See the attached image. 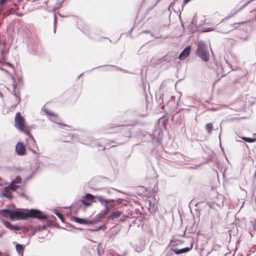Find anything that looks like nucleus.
Returning <instances> with one entry per match:
<instances>
[{
  "instance_id": "obj_1",
  "label": "nucleus",
  "mask_w": 256,
  "mask_h": 256,
  "mask_svg": "<svg viewBox=\"0 0 256 256\" xmlns=\"http://www.w3.org/2000/svg\"><path fill=\"white\" fill-rule=\"evenodd\" d=\"M30 218H36L40 220L47 219L46 216L37 209H31L27 212H23L18 210H11L10 217L11 220H26Z\"/></svg>"
},
{
  "instance_id": "obj_2",
  "label": "nucleus",
  "mask_w": 256,
  "mask_h": 256,
  "mask_svg": "<svg viewBox=\"0 0 256 256\" xmlns=\"http://www.w3.org/2000/svg\"><path fill=\"white\" fill-rule=\"evenodd\" d=\"M196 54L203 61L208 62L210 58V53L207 44L203 42H198Z\"/></svg>"
},
{
  "instance_id": "obj_3",
  "label": "nucleus",
  "mask_w": 256,
  "mask_h": 256,
  "mask_svg": "<svg viewBox=\"0 0 256 256\" xmlns=\"http://www.w3.org/2000/svg\"><path fill=\"white\" fill-rule=\"evenodd\" d=\"M25 120L20 112L16 113L15 117L14 126L20 132L24 134H29V130L26 127Z\"/></svg>"
},
{
  "instance_id": "obj_4",
  "label": "nucleus",
  "mask_w": 256,
  "mask_h": 256,
  "mask_svg": "<svg viewBox=\"0 0 256 256\" xmlns=\"http://www.w3.org/2000/svg\"><path fill=\"white\" fill-rule=\"evenodd\" d=\"M26 138V146L31 150L34 154H37V150L38 147L36 146V142L29 132V134H25Z\"/></svg>"
},
{
  "instance_id": "obj_5",
  "label": "nucleus",
  "mask_w": 256,
  "mask_h": 256,
  "mask_svg": "<svg viewBox=\"0 0 256 256\" xmlns=\"http://www.w3.org/2000/svg\"><path fill=\"white\" fill-rule=\"evenodd\" d=\"M224 196L222 194H218L212 202L208 203V206L214 210H216V207L222 208L224 206Z\"/></svg>"
},
{
  "instance_id": "obj_6",
  "label": "nucleus",
  "mask_w": 256,
  "mask_h": 256,
  "mask_svg": "<svg viewBox=\"0 0 256 256\" xmlns=\"http://www.w3.org/2000/svg\"><path fill=\"white\" fill-rule=\"evenodd\" d=\"M210 213L212 226H214L218 224L221 218L220 217L218 212L216 210H214L210 212Z\"/></svg>"
},
{
  "instance_id": "obj_7",
  "label": "nucleus",
  "mask_w": 256,
  "mask_h": 256,
  "mask_svg": "<svg viewBox=\"0 0 256 256\" xmlns=\"http://www.w3.org/2000/svg\"><path fill=\"white\" fill-rule=\"evenodd\" d=\"M16 152L18 156H24L26 153V146L22 142H18L16 146Z\"/></svg>"
},
{
  "instance_id": "obj_8",
  "label": "nucleus",
  "mask_w": 256,
  "mask_h": 256,
  "mask_svg": "<svg viewBox=\"0 0 256 256\" xmlns=\"http://www.w3.org/2000/svg\"><path fill=\"white\" fill-rule=\"evenodd\" d=\"M22 183V178L20 176H18L14 180H12L8 186H11V187L14 190H16L19 188V184Z\"/></svg>"
},
{
  "instance_id": "obj_9",
  "label": "nucleus",
  "mask_w": 256,
  "mask_h": 256,
  "mask_svg": "<svg viewBox=\"0 0 256 256\" xmlns=\"http://www.w3.org/2000/svg\"><path fill=\"white\" fill-rule=\"evenodd\" d=\"M191 51V47L187 46L184 50L180 53L178 58L180 60H184L187 58L190 54Z\"/></svg>"
},
{
  "instance_id": "obj_10",
  "label": "nucleus",
  "mask_w": 256,
  "mask_h": 256,
  "mask_svg": "<svg viewBox=\"0 0 256 256\" xmlns=\"http://www.w3.org/2000/svg\"><path fill=\"white\" fill-rule=\"evenodd\" d=\"M11 191H16V190L12 188L11 186H8L4 188V192L2 193V196L8 199H11L12 198V194H11Z\"/></svg>"
},
{
  "instance_id": "obj_11",
  "label": "nucleus",
  "mask_w": 256,
  "mask_h": 256,
  "mask_svg": "<svg viewBox=\"0 0 256 256\" xmlns=\"http://www.w3.org/2000/svg\"><path fill=\"white\" fill-rule=\"evenodd\" d=\"M38 169V166L36 163H34V164H32L31 165L30 170L31 172V174L28 176L25 180L26 182L29 180L30 179H31L34 175L35 174V173L36 172Z\"/></svg>"
},
{
  "instance_id": "obj_12",
  "label": "nucleus",
  "mask_w": 256,
  "mask_h": 256,
  "mask_svg": "<svg viewBox=\"0 0 256 256\" xmlns=\"http://www.w3.org/2000/svg\"><path fill=\"white\" fill-rule=\"evenodd\" d=\"M192 248V244H191L190 247H186L180 249L171 248V250H172L176 254H179L188 252Z\"/></svg>"
},
{
  "instance_id": "obj_13",
  "label": "nucleus",
  "mask_w": 256,
  "mask_h": 256,
  "mask_svg": "<svg viewBox=\"0 0 256 256\" xmlns=\"http://www.w3.org/2000/svg\"><path fill=\"white\" fill-rule=\"evenodd\" d=\"M96 201L99 202L102 205H104V206L108 202H113L114 200L112 199H106L103 196H96Z\"/></svg>"
},
{
  "instance_id": "obj_14",
  "label": "nucleus",
  "mask_w": 256,
  "mask_h": 256,
  "mask_svg": "<svg viewBox=\"0 0 256 256\" xmlns=\"http://www.w3.org/2000/svg\"><path fill=\"white\" fill-rule=\"evenodd\" d=\"M13 80H14L13 84H12L13 93H14V95L15 96L16 98V106L18 103H20V98L19 96V92H16V80L14 78H13Z\"/></svg>"
},
{
  "instance_id": "obj_15",
  "label": "nucleus",
  "mask_w": 256,
  "mask_h": 256,
  "mask_svg": "<svg viewBox=\"0 0 256 256\" xmlns=\"http://www.w3.org/2000/svg\"><path fill=\"white\" fill-rule=\"evenodd\" d=\"M5 226L12 230H19L20 228L18 225H12L10 222L6 220L2 221Z\"/></svg>"
},
{
  "instance_id": "obj_16",
  "label": "nucleus",
  "mask_w": 256,
  "mask_h": 256,
  "mask_svg": "<svg viewBox=\"0 0 256 256\" xmlns=\"http://www.w3.org/2000/svg\"><path fill=\"white\" fill-rule=\"evenodd\" d=\"M74 220L80 224H93L94 222L92 220H87L85 218H80L78 217H74Z\"/></svg>"
},
{
  "instance_id": "obj_17",
  "label": "nucleus",
  "mask_w": 256,
  "mask_h": 256,
  "mask_svg": "<svg viewBox=\"0 0 256 256\" xmlns=\"http://www.w3.org/2000/svg\"><path fill=\"white\" fill-rule=\"evenodd\" d=\"M216 72L220 76H224L226 75V72L224 70L223 66L220 64H218L216 63Z\"/></svg>"
},
{
  "instance_id": "obj_18",
  "label": "nucleus",
  "mask_w": 256,
  "mask_h": 256,
  "mask_svg": "<svg viewBox=\"0 0 256 256\" xmlns=\"http://www.w3.org/2000/svg\"><path fill=\"white\" fill-rule=\"evenodd\" d=\"M122 214V212L119 210H115L109 216V220H114V219L120 217Z\"/></svg>"
},
{
  "instance_id": "obj_19",
  "label": "nucleus",
  "mask_w": 256,
  "mask_h": 256,
  "mask_svg": "<svg viewBox=\"0 0 256 256\" xmlns=\"http://www.w3.org/2000/svg\"><path fill=\"white\" fill-rule=\"evenodd\" d=\"M16 9H17V5L16 4H12L11 6L8 10L6 12L3 13L4 16H8L12 14Z\"/></svg>"
},
{
  "instance_id": "obj_20",
  "label": "nucleus",
  "mask_w": 256,
  "mask_h": 256,
  "mask_svg": "<svg viewBox=\"0 0 256 256\" xmlns=\"http://www.w3.org/2000/svg\"><path fill=\"white\" fill-rule=\"evenodd\" d=\"M110 212L109 209L108 208V206H106V208H104V210H102L98 215V218L100 219L104 218L106 215H107Z\"/></svg>"
},
{
  "instance_id": "obj_21",
  "label": "nucleus",
  "mask_w": 256,
  "mask_h": 256,
  "mask_svg": "<svg viewBox=\"0 0 256 256\" xmlns=\"http://www.w3.org/2000/svg\"><path fill=\"white\" fill-rule=\"evenodd\" d=\"M156 100L157 102L160 104L162 105V108L163 109L164 108V94H158L156 95Z\"/></svg>"
},
{
  "instance_id": "obj_22",
  "label": "nucleus",
  "mask_w": 256,
  "mask_h": 256,
  "mask_svg": "<svg viewBox=\"0 0 256 256\" xmlns=\"http://www.w3.org/2000/svg\"><path fill=\"white\" fill-rule=\"evenodd\" d=\"M24 246L22 244H17L16 245V249L18 253L21 256H23Z\"/></svg>"
},
{
  "instance_id": "obj_23",
  "label": "nucleus",
  "mask_w": 256,
  "mask_h": 256,
  "mask_svg": "<svg viewBox=\"0 0 256 256\" xmlns=\"http://www.w3.org/2000/svg\"><path fill=\"white\" fill-rule=\"evenodd\" d=\"M11 210L10 209H3L0 210V214L4 217H10Z\"/></svg>"
},
{
  "instance_id": "obj_24",
  "label": "nucleus",
  "mask_w": 256,
  "mask_h": 256,
  "mask_svg": "<svg viewBox=\"0 0 256 256\" xmlns=\"http://www.w3.org/2000/svg\"><path fill=\"white\" fill-rule=\"evenodd\" d=\"M44 112L46 114H48V116H54V119L52 120L53 122H56L57 120V118H56V115L52 112H49L48 110H46V108H44Z\"/></svg>"
},
{
  "instance_id": "obj_25",
  "label": "nucleus",
  "mask_w": 256,
  "mask_h": 256,
  "mask_svg": "<svg viewBox=\"0 0 256 256\" xmlns=\"http://www.w3.org/2000/svg\"><path fill=\"white\" fill-rule=\"evenodd\" d=\"M84 198L86 200L96 202V196L90 193L86 194Z\"/></svg>"
},
{
  "instance_id": "obj_26",
  "label": "nucleus",
  "mask_w": 256,
  "mask_h": 256,
  "mask_svg": "<svg viewBox=\"0 0 256 256\" xmlns=\"http://www.w3.org/2000/svg\"><path fill=\"white\" fill-rule=\"evenodd\" d=\"M205 128L208 134H210L212 133V130H213V125L212 123H207L206 125Z\"/></svg>"
},
{
  "instance_id": "obj_27",
  "label": "nucleus",
  "mask_w": 256,
  "mask_h": 256,
  "mask_svg": "<svg viewBox=\"0 0 256 256\" xmlns=\"http://www.w3.org/2000/svg\"><path fill=\"white\" fill-rule=\"evenodd\" d=\"M78 202L80 203V206H81L82 204L86 206H89L91 205L90 202L86 201L84 198L80 200Z\"/></svg>"
},
{
  "instance_id": "obj_28",
  "label": "nucleus",
  "mask_w": 256,
  "mask_h": 256,
  "mask_svg": "<svg viewBox=\"0 0 256 256\" xmlns=\"http://www.w3.org/2000/svg\"><path fill=\"white\" fill-rule=\"evenodd\" d=\"M0 52L1 54H6L7 51L6 50V44L2 43L0 41Z\"/></svg>"
},
{
  "instance_id": "obj_29",
  "label": "nucleus",
  "mask_w": 256,
  "mask_h": 256,
  "mask_svg": "<svg viewBox=\"0 0 256 256\" xmlns=\"http://www.w3.org/2000/svg\"><path fill=\"white\" fill-rule=\"evenodd\" d=\"M106 224H103L102 226H100L98 227H97L95 229H90L88 230L90 232H97L98 230H105L106 229Z\"/></svg>"
},
{
  "instance_id": "obj_30",
  "label": "nucleus",
  "mask_w": 256,
  "mask_h": 256,
  "mask_svg": "<svg viewBox=\"0 0 256 256\" xmlns=\"http://www.w3.org/2000/svg\"><path fill=\"white\" fill-rule=\"evenodd\" d=\"M54 213L58 216V217L61 220L62 222H64V218L62 213H60V212H58L56 210H55Z\"/></svg>"
},
{
  "instance_id": "obj_31",
  "label": "nucleus",
  "mask_w": 256,
  "mask_h": 256,
  "mask_svg": "<svg viewBox=\"0 0 256 256\" xmlns=\"http://www.w3.org/2000/svg\"><path fill=\"white\" fill-rule=\"evenodd\" d=\"M241 139L245 140L246 142H252L255 141V139H253L252 138H247V137H240Z\"/></svg>"
},
{
  "instance_id": "obj_32",
  "label": "nucleus",
  "mask_w": 256,
  "mask_h": 256,
  "mask_svg": "<svg viewBox=\"0 0 256 256\" xmlns=\"http://www.w3.org/2000/svg\"><path fill=\"white\" fill-rule=\"evenodd\" d=\"M114 201L113 202H108L106 205L105 206L104 208H106V206H108V208L109 209V211L110 212L111 209L112 208L114 205Z\"/></svg>"
},
{
  "instance_id": "obj_33",
  "label": "nucleus",
  "mask_w": 256,
  "mask_h": 256,
  "mask_svg": "<svg viewBox=\"0 0 256 256\" xmlns=\"http://www.w3.org/2000/svg\"><path fill=\"white\" fill-rule=\"evenodd\" d=\"M64 0H62V1L60 0H58L57 2V6L54 9V10H56L59 8L61 6L62 4L64 2Z\"/></svg>"
},
{
  "instance_id": "obj_34",
  "label": "nucleus",
  "mask_w": 256,
  "mask_h": 256,
  "mask_svg": "<svg viewBox=\"0 0 256 256\" xmlns=\"http://www.w3.org/2000/svg\"><path fill=\"white\" fill-rule=\"evenodd\" d=\"M251 226H252L254 230L256 231V220H254V221H252Z\"/></svg>"
},
{
  "instance_id": "obj_35",
  "label": "nucleus",
  "mask_w": 256,
  "mask_h": 256,
  "mask_svg": "<svg viewBox=\"0 0 256 256\" xmlns=\"http://www.w3.org/2000/svg\"><path fill=\"white\" fill-rule=\"evenodd\" d=\"M17 81L19 83L22 82V76H18L17 77Z\"/></svg>"
},
{
  "instance_id": "obj_36",
  "label": "nucleus",
  "mask_w": 256,
  "mask_h": 256,
  "mask_svg": "<svg viewBox=\"0 0 256 256\" xmlns=\"http://www.w3.org/2000/svg\"><path fill=\"white\" fill-rule=\"evenodd\" d=\"M160 0H157L156 2L152 5V7H150L149 9L152 10L153 8L156 6L158 4V3L159 2Z\"/></svg>"
},
{
  "instance_id": "obj_37",
  "label": "nucleus",
  "mask_w": 256,
  "mask_h": 256,
  "mask_svg": "<svg viewBox=\"0 0 256 256\" xmlns=\"http://www.w3.org/2000/svg\"><path fill=\"white\" fill-rule=\"evenodd\" d=\"M34 230H38V231L42 230L40 226H35Z\"/></svg>"
},
{
  "instance_id": "obj_38",
  "label": "nucleus",
  "mask_w": 256,
  "mask_h": 256,
  "mask_svg": "<svg viewBox=\"0 0 256 256\" xmlns=\"http://www.w3.org/2000/svg\"><path fill=\"white\" fill-rule=\"evenodd\" d=\"M48 226V224L43 225L42 226H41L42 230H45Z\"/></svg>"
},
{
  "instance_id": "obj_39",
  "label": "nucleus",
  "mask_w": 256,
  "mask_h": 256,
  "mask_svg": "<svg viewBox=\"0 0 256 256\" xmlns=\"http://www.w3.org/2000/svg\"><path fill=\"white\" fill-rule=\"evenodd\" d=\"M7 0H0V4L2 5L6 2Z\"/></svg>"
},
{
  "instance_id": "obj_40",
  "label": "nucleus",
  "mask_w": 256,
  "mask_h": 256,
  "mask_svg": "<svg viewBox=\"0 0 256 256\" xmlns=\"http://www.w3.org/2000/svg\"><path fill=\"white\" fill-rule=\"evenodd\" d=\"M97 147L100 150V148H102V150H104L105 148L103 147V146H101L100 144H98Z\"/></svg>"
},
{
  "instance_id": "obj_41",
  "label": "nucleus",
  "mask_w": 256,
  "mask_h": 256,
  "mask_svg": "<svg viewBox=\"0 0 256 256\" xmlns=\"http://www.w3.org/2000/svg\"><path fill=\"white\" fill-rule=\"evenodd\" d=\"M212 30V28H206L204 31L205 32H210V31Z\"/></svg>"
},
{
  "instance_id": "obj_42",
  "label": "nucleus",
  "mask_w": 256,
  "mask_h": 256,
  "mask_svg": "<svg viewBox=\"0 0 256 256\" xmlns=\"http://www.w3.org/2000/svg\"><path fill=\"white\" fill-rule=\"evenodd\" d=\"M122 217H123L122 218H120V222H123V221L125 220L126 218V216H123Z\"/></svg>"
},
{
  "instance_id": "obj_43",
  "label": "nucleus",
  "mask_w": 256,
  "mask_h": 256,
  "mask_svg": "<svg viewBox=\"0 0 256 256\" xmlns=\"http://www.w3.org/2000/svg\"><path fill=\"white\" fill-rule=\"evenodd\" d=\"M5 232L4 231H2L0 232V238H1L4 234H5Z\"/></svg>"
},
{
  "instance_id": "obj_44",
  "label": "nucleus",
  "mask_w": 256,
  "mask_h": 256,
  "mask_svg": "<svg viewBox=\"0 0 256 256\" xmlns=\"http://www.w3.org/2000/svg\"><path fill=\"white\" fill-rule=\"evenodd\" d=\"M54 25L55 26L56 25V14H54Z\"/></svg>"
},
{
  "instance_id": "obj_45",
  "label": "nucleus",
  "mask_w": 256,
  "mask_h": 256,
  "mask_svg": "<svg viewBox=\"0 0 256 256\" xmlns=\"http://www.w3.org/2000/svg\"><path fill=\"white\" fill-rule=\"evenodd\" d=\"M20 196H26L24 195V192H18Z\"/></svg>"
},
{
  "instance_id": "obj_46",
  "label": "nucleus",
  "mask_w": 256,
  "mask_h": 256,
  "mask_svg": "<svg viewBox=\"0 0 256 256\" xmlns=\"http://www.w3.org/2000/svg\"><path fill=\"white\" fill-rule=\"evenodd\" d=\"M191 0H184V4H187L188 2H189Z\"/></svg>"
},
{
  "instance_id": "obj_47",
  "label": "nucleus",
  "mask_w": 256,
  "mask_h": 256,
  "mask_svg": "<svg viewBox=\"0 0 256 256\" xmlns=\"http://www.w3.org/2000/svg\"><path fill=\"white\" fill-rule=\"evenodd\" d=\"M16 14L18 16H20L22 17V14H18V13H16Z\"/></svg>"
},
{
  "instance_id": "obj_48",
  "label": "nucleus",
  "mask_w": 256,
  "mask_h": 256,
  "mask_svg": "<svg viewBox=\"0 0 256 256\" xmlns=\"http://www.w3.org/2000/svg\"><path fill=\"white\" fill-rule=\"evenodd\" d=\"M7 64L8 65L10 66V67L13 68V66H12V64L10 63V62H7V64Z\"/></svg>"
},
{
  "instance_id": "obj_49",
  "label": "nucleus",
  "mask_w": 256,
  "mask_h": 256,
  "mask_svg": "<svg viewBox=\"0 0 256 256\" xmlns=\"http://www.w3.org/2000/svg\"><path fill=\"white\" fill-rule=\"evenodd\" d=\"M142 33H148L150 32L148 30H144L142 32Z\"/></svg>"
},
{
  "instance_id": "obj_50",
  "label": "nucleus",
  "mask_w": 256,
  "mask_h": 256,
  "mask_svg": "<svg viewBox=\"0 0 256 256\" xmlns=\"http://www.w3.org/2000/svg\"><path fill=\"white\" fill-rule=\"evenodd\" d=\"M82 75V74H80V75L78 76V78H80V77Z\"/></svg>"
},
{
  "instance_id": "obj_51",
  "label": "nucleus",
  "mask_w": 256,
  "mask_h": 256,
  "mask_svg": "<svg viewBox=\"0 0 256 256\" xmlns=\"http://www.w3.org/2000/svg\"><path fill=\"white\" fill-rule=\"evenodd\" d=\"M246 23V22H241L240 24H244Z\"/></svg>"
},
{
  "instance_id": "obj_52",
  "label": "nucleus",
  "mask_w": 256,
  "mask_h": 256,
  "mask_svg": "<svg viewBox=\"0 0 256 256\" xmlns=\"http://www.w3.org/2000/svg\"><path fill=\"white\" fill-rule=\"evenodd\" d=\"M170 255L171 254L168 252L165 256H170Z\"/></svg>"
},
{
  "instance_id": "obj_53",
  "label": "nucleus",
  "mask_w": 256,
  "mask_h": 256,
  "mask_svg": "<svg viewBox=\"0 0 256 256\" xmlns=\"http://www.w3.org/2000/svg\"><path fill=\"white\" fill-rule=\"evenodd\" d=\"M222 33H227L228 32H222Z\"/></svg>"
},
{
  "instance_id": "obj_54",
  "label": "nucleus",
  "mask_w": 256,
  "mask_h": 256,
  "mask_svg": "<svg viewBox=\"0 0 256 256\" xmlns=\"http://www.w3.org/2000/svg\"><path fill=\"white\" fill-rule=\"evenodd\" d=\"M236 140L238 141V142H240V140H238L237 138H236Z\"/></svg>"
},
{
  "instance_id": "obj_55",
  "label": "nucleus",
  "mask_w": 256,
  "mask_h": 256,
  "mask_svg": "<svg viewBox=\"0 0 256 256\" xmlns=\"http://www.w3.org/2000/svg\"><path fill=\"white\" fill-rule=\"evenodd\" d=\"M0 256H2V254L1 252H0Z\"/></svg>"
},
{
  "instance_id": "obj_56",
  "label": "nucleus",
  "mask_w": 256,
  "mask_h": 256,
  "mask_svg": "<svg viewBox=\"0 0 256 256\" xmlns=\"http://www.w3.org/2000/svg\"><path fill=\"white\" fill-rule=\"evenodd\" d=\"M60 125H62V126H65L66 125L65 124H60Z\"/></svg>"
},
{
  "instance_id": "obj_57",
  "label": "nucleus",
  "mask_w": 256,
  "mask_h": 256,
  "mask_svg": "<svg viewBox=\"0 0 256 256\" xmlns=\"http://www.w3.org/2000/svg\"><path fill=\"white\" fill-rule=\"evenodd\" d=\"M56 32V28H54V32Z\"/></svg>"
},
{
  "instance_id": "obj_58",
  "label": "nucleus",
  "mask_w": 256,
  "mask_h": 256,
  "mask_svg": "<svg viewBox=\"0 0 256 256\" xmlns=\"http://www.w3.org/2000/svg\"><path fill=\"white\" fill-rule=\"evenodd\" d=\"M174 98V96H171V98Z\"/></svg>"
},
{
  "instance_id": "obj_59",
  "label": "nucleus",
  "mask_w": 256,
  "mask_h": 256,
  "mask_svg": "<svg viewBox=\"0 0 256 256\" xmlns=\"http://www.w3.org/2000/svg\"><path fill=\"white\" fill-rule=\"evenodd\" d=\"M85 144H88V143H84Z\"/></svg>"
},
{
  "instance_id": "obj_60",
  "label": "nucleus",
  "mask_w": 256,
  "mask_h": 256,
  "mask_svg": "<svg viewBox=\"0 0 256 256\" xmlns=\"http://www.w3.org/2000/svg\"><path fill=\"white\" fill-rule=\"evenodd\" d=\"M120 144H122L123 143H119Z\"/></svg>"
},
{
  "instance_id": "obj_61",
  "label": "nucleus",
  "mask_w": 256,
  "mask_h": 256,
  "mask_svg": "<svg viewBox=\"0 0 256 256\" xmlns=\"http://www.w3.org/2000/svg\"><path fill=\"white\" fill-rule=\"evenodd\" d=\"M255 19H256V18H255Z\"/></svg>"
},
{
  "instance_id": "obj_62",
  "label": "nucleus",
  "mask_w": 256,
  "mask_h": 256,
  "mask_svg": "<svg viewBox=\"0 0 256 256\" xmlns=\"http://www.w3.org/2000/svg\"><path fill=\"white\" fill-rule=\"evenodd\" d=\"M4 256H7V255H5Z\"/></svg>"
}]
</instances>
